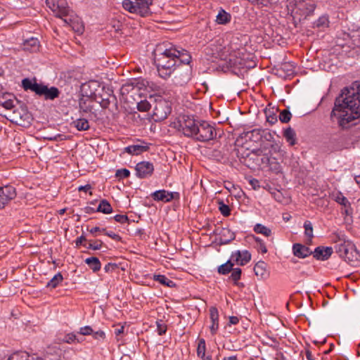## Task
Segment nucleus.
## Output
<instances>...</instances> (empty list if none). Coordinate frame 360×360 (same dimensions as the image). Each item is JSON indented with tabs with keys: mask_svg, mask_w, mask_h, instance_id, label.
<instances>
[{
	"mask_svg": "<svg viewBox=\"0 0 360 360\" xmlns=\"http://www.w3.org/2000/svg\"><path fill=\"white\" fill-rule=\"evenodd\" d=\"M85 262L94 272L101 269V264L97 257H91L86 258Z\"/></svg>",
	"mask_w": 360,
	"mask_h": 360,
	"instance_id": "cd10ccee",
	"label": "nucleus"
},
{
	"mask_svg": "<svg viewBox=\"0 0 360 360\" xmlns=\"http://www.w3.org/2000/svg\"><path fill=\"white\" fill-rule=\"evenodd\" d=\"M104 233L115 240H120L121 237L112 231H104Z\"/></svg>",
	"mask_w": 360,
	"mask_h": 360,
	"instance_id": "864d4df0",
	"label": "nucleus"
},
{
	"mask_svg": "<svg viewBox=\"0 0 360 360\" xmlns=\"http://www.w3.org/2000/svg\"><path fill=\"white\" fill-rule=\"evenodd\" d=\"M86 242V238L84 236H81L80 237L76 239L75 244L77 246L84 245L85 243H87Z\"/></svg>",
	"mask_w": 360,
	"mask_h": 360,
	"instance_id": "13d9d810",
	"label": "nucleus"
},
{
	"mask_svg": "<svg viewBox=\"0 0 360 360\" xmlns=\"http://www.w3.org/2000/svg\"><path fill=\"white\" fill-rule=\"evenodd\" d=\"M72 124L78 131H86L89 129V122L87 120L84 118H79L75 120L72 122Z\"/></svg>",
	"mask_w": 360,
	"mask_h": 360,
	"instance_id": "c85d7f7f",
	"label": "nucleus"
},
{
	"mask_svg": "<svg viewBox=\"0 0 360 360\" xmlns=\"http://www.w3.org/2000/svg\"><path fill=\"white\" fill-rule=\"evenodd\" d=\"M257 154L258 155H266V153H265V150L262 148H259L257 150Z\"/></svg>",
	"mask_w": 360,
	"mask_h": 360,
	"instance_id": "338daca9",
	"label": "nucleus"
},
{
	"mask_svg": "<svg viewBox=\"0 0 360 360\" xmlns=\"http://www.w3.org/2000/svg\"><path fill=\"white\" fill-rule=\"evenodd\" d=\"M46 5L56 17L63 20L64 23L77 32L82 31L83 27L79 25V19L74 17L73 12L70 10L66 0H46Z\"/></svg>",
	"mask_w": 360,
	"mask_h": 360,
	"instance_id": "20e7f679",
	"label": "nucleus"
},
{
	"mask_svg": "<svg viewBox=\"0 0 360 360\" xmlns=\"http://www.w3.org/2000/svg\"><path fill=\"white\" fill-rule=\"evenodd\" d=\"M154 280L165 286L173 287L175 285L174 283L172 280L169 279L164 275H155Z\"/></svg>",
	"mask_w": 360,
	"mask_h": 360,
	"instance_id": "f704fd0d",
	"label": "nucleus"
},
{
	"mask_svg": "<svg viewBox=\"0 0 360 360\" xmlns=\"http://www.w3.org/2000/svg\"><path fill=\"white\" fill-rule=\"evenodd\" d=\"M36 83H37L36 81H32L31 79H27V78H25V79H22V87L25 90L30 89L32 91H33V90H34L33 86L35 85Z\"/></svg>",
	"mask_w": 360,
	"mask_h": 360,
	"instance_id": "79ce46f5",
	"label": "nucleus"
},
{
	"mask_svg": "<svg viewBox=\"0 0 360 360\" xmlns=\"http://www.w3.org/2000/svg\"><path fill=\"white\" fill-rule=\"evenodd\" d=\"M234 265V262L231 259V257L225 264H221L218 268V272L221 274H226L229 273Z\"/></svg>",
	"mask_w": 360,
	"mask_h": 360,
	"instance_id": "2f4dec72",
	"label": "nucleus"
},
{
	"mask_svg": "<svg viewBox=\"0 0 360 360\" xmlns=\"http://www.w3.org/2000/svg\"><path fill=\"white\" fill-rule=\"evenodd\" d=\"M135 170L136 174L139 178L144 179L152 175L154 167L151 162L143 161L136 165Z\"/></svg>",
	"mask_w": 360,
	"mask_h": 360,
	"instance_id": "4468645a",
	"label": "nucleus"
},
{
	"mask_svg": "<svg viewBox=\"0 0 360 360\" xmlns=\"http://www.w3.org/2000/svg\"><path fill=\"white\" fill-rule=\"evenodd\" d=\"M97 212L104 214H110L112 212V207L108 201L102 200L97 207Z\"/></svg>",
	"mask_w": 360,
	"mask_h": 360,
	"instance_id": "c756f323",
	"label": "nucleus"
},
{
	"mask_svg": "<svg viewBox=\"0 0 360 360\" xmlns=\"http://www.w3.org/2000/svg\"><path fill=\"white\" fill-rule=\"evenodd\" d=\"M157 331L158 335H162L167 331V326L163 323L162 321L160 320L156 322Z\"/></svg>",
	"mask_w": 360,
	"mask_h": 360,
	"instance_id": "09e8293b",
	"label": "nucleus"
},
{
	"mask_svg": "<svg viewBox=\"0 0 360 360\" xmlns=\"http://www.w3.org/2000/svg\"><path fill=\"white\" fill-rule=\"evenodd\" d=\"M27 357V354L25 353H15L11 355L8 360H18L20 358Z\"/></svg>",
	"mask_w": 360,
	"mask_h": 360,
	"instance_id": "5fc2aeb1",
	"label": "nucleus"
},
{
	"mask_svg": "<svg viewBox=\"0 0 360 360\" xmlns=\"http://www.w3.org/2000/svg\"><path fill=\"white\" fill-rule=\"evenodd\" d=\"M16 197L15 188L10 185L0 186V210Z\"/></svg>",
	"mask_w": 360,
	"mask_h": 360,
	"instance_id": "ddd939ff",
	"label": "nucleus"
},
{
	"mask_svg": "<svg viewBox=\"0 0 360 360\" xmlns=\"http://www.w3.org/2000/svg\"><path fill=\"white\" fill-rule=\"evenodd\" d=\"M257 4H260L262 6H273L278 4L279 0H256Z\"/></svg>",
	"mask_w": 360,
	"mask_h": 360,
	"instance_id": "37998d69",
	"label": "nucleus"
},
{
	"mask_svg": "<svg viewBox=\"0 0 360 360\" xmlns=\"http://www.w3.org/2000/svg\"><path fill=\"white\" fill-rule=\"evenodd\" d=\"M328 27H329V20H328V15H321L316 20V27L319 28L321 30L324 31Z\"/></svg>",
	"mask_w": 360,
	"mask_h": 360,
	"instance_id": "72a5a7b5",
	"label": "nucleus"
},
{
	"mask_svg": "<svg viewBox=\"0 0 360 360\" xmlns=\"http://www.w3.org/2000/svg\"><path fill=\"white\" fill-rule=\"evenodd\" d=\"M0 105L7 110L8 112H12L11 110H13V108H14V105H13V101L10 98H7L5 101H0Z\"/></svg>",
	"mask_w": 360,
	"mask_h": 360,
	"instance_id": "ea45409f",
	"label": "nucleus"
},
{
	"mask_svg": "<svg viewBox=\"0 0 360 360\" xmlns=\"http://www.w3.org/2000/svg\"><path fill=\"white\" fill-rule=\"evenodd\" d=\"M213 54L216 55V58L229 61L231 65H236L240 63L239 62V51L230 46L219 47V49L217 50V53Z\"/></svg>",
	"mask_w": 360,
	"mask_h": 360,
	"instance_id": "1a4fd4ad",
	"label": "nucleus"
},
{
	"mask_svg": "<svg viewBox=\"0 0 360 360\" xmlns=\"http://www.w3.org/2000/svg\"><path fill=\"white\" fill-rule=\"evenodd\" d=\"M304 243L306 245H311L313 242V225L309 221H306L304 224Z\"/></svg>",
	"mask_w": 360,
	"mask_h": 360,
	"instance_id": "aec40b11",
	"label": "nucleus"
},
{
	"mask_svg": "<svg viewBox=\"0 0 360 360\" xmlns=\"http://www.w3.org/2000/svg\"><path fill=\"white\" fill-rule=\"evenodd\" d=\"M219 210L224 216L228 217L230 215L231 210L229 207L222 201L219 202Z\"/></svg>",
	"mask_w": 360,
	"mask_h": 360,
	"instance_id": "c03bdc74",
	"label": "nucleus"
},
{
	"mask_svg": "<svg viewBox=\"0 0 360 360\" xmlns=\"http://www.w3.org/2000/svg\"><path fill=\"white\" fill-rule=\"evenodd\" d=\"M254 271L257 277L262 279L266 278L267 277L266 264L262 261L258 262L254 267Z\"/></svg>",
	"mask_w": 360,
	"mask_h": 360,
	"instance_id": "4be33fe9",
	"label": "nucleus"
},
{
	"mask_svg": "<svg viewBox=\"0 0 360 360\" xmlns=\"http://www.w3.org/2000/svg\"><path fill=\"white\" fill-rule=\"evenodd\" d=\"M103 245V242L100 240H89L87 243H85L84 246L90 250H101Z\"/></svg>",
	"mask_w": 360,
	"mask_h": 360,
	"instance_id": "c9c22d12",
	"label": "nucleus"
},
{
	"mask_svg": "<svg viewBox=\"0 0 360 360\" xmlns=\"http://www.w3.org/2000/svg\"><path fill=\"white\" fill-rule=\"evenodd\" d=\"M176 193L169 192L165 190L156 191L151 194L152 198L155 201H162L164 202H170L174 198Z\"/></svg>",
	"mask_w": 360,
	"mask_h": 360,
	"instance_id": "dca6fc26",
	"label": "nucleus"
},
{
	"mask_svg": "<svg viewBox=\"0 0 360 360\" xmlns=\"http://www.w3.org/2000/svg\"><path fill=\"white\" fill-rule=\"evenodd\" d=\"M63 342H66V343H68V344H72V343H74L75 342H80L81 340L77 338V335L74 333H68L65 335L64 337V339H63Z\"/></svg>",
	"mask_w": 360,
	"mask_h": 360,
	"instance_id": "4c0bfd02",
	"label": "nucleus"
},
{
	"mask_svg": "<svg viewBox=\"0 0 360 360\" xmlns=\"http://www.w3.org/2000/svg\"><path fill=\"white\" fill-rule=\"evenodd\" d=\"M150 103L146 100L141 101L137 103V109L141 112H147L150 110Z\"/></svg>",
	"mask_w": 360,
	"mask_h": 360,
	"instance_id": "a19ab883",
	"label": "nucleus"
},
{
	"mask_svg": "<svg viewBox=\"0 0 360 360\" xmlns=\"http://www.w3.org/2000/svg\"><path fill=\"white\" fill-rule=\"evenodd\" d=\"M238 321H239V319L236 316H230V318H229V322L231 324H234V325L237 324L238 323Z\"/></svg>",
	"mask_w": 360,
	"mask_h": 360,
	"instance_id": "0e129e2a",
	"label": "nucleus"
},
{
	"mask_svg": "<svg viewBox=\"0 0 360 360\" xmlns=\"http://www.w3.org/2000/svg\"><path fill=\"white\" fill-rule=\"evenodd\" d=\"M172 72L174 74L173 82L176 86H184L191 79V68L188 65H183L178 68H175V67H174Z\"/></svg>",
	"mask_w": 360,
	"mask_h": 360,
	"instance_id": "9b49d317",
	"label": "nucleus"
},
{
	"mask_svg": "<svg viewBox=\"0 0 360 360\" xmlns=\"http://www.w3.org/2000/svg\"><path fill=\"white\" fill-rule=\"evenodd\" d=\"M148 146L142 145H131L124 148V151L130 155H138L147 151Z\"/></svg>",
	"mask_w": 360,
	"mask_h": 360,
	"instance_id": "412c9836",
	"label": "nucleus"
},
{
	"mask_svg": "<svg viewBox=\"0 0 360 360\" xmlns=\"http://www.w3.org/2000/svg\"><path fill=\"white\" fill-rule=\"evenodd\" d=\"M199 122H197L193 118L188 115H181L178 118V121L175 123V127L179 131L188 137H193L195 134L196 128Z\"/></svg>",
	"mask_w": 360,
	"mask_h": 360,
	"instance_id": "0eeeda50",
	"label": "nucleus"
},
{
	"mask_svg": "<svg viewBox=\"0 0 360 360\" xmlns=\"http://www.w3.org/2000/svg\"><path fill=\"white\" fill-rule=\"evenodd\" d=\"M333 240L337 243L335 250L339 256L351 265H357L360 255L354 244L347 239L345 235L342 231L334 233Z\"/></svg>",
	"mask_w": 360,
	"mask_h": 360,
	"instance_id": "7ed1b4c3",
	"label": "nucleus"
},
{
	"mask_svg": "<svg viewBox=\"0 0 360 360\" xmlns=\"http://www.w3.org/2000/svg\"><path fill=\"white\" fill-rule=\"evenodd\" d=\"M171 105L165 100L156 101L153 109V119L155 122H161L165 120L171 112Z\"/></svg>",
	"mask_w": 360,
	"mask_h": 360,
	"instance_id": "f8f14e48",
	"label": "nucleus"
},
{
	"mask_svg": "<svg viewBox=\"0 0 360 360\" xmlns=\"http://www.w3.org/2000/svg\"><path fill=\"white\" fill-rule=\"evenodd\" d=\"M257 248L258 251L262 252V254H264V253H266L267 252L266 247V245H265L264 242L260 243L259 244H258Z\"/></svg>",
	"mask_w": 360,
	"mask_h": 360,
	"instance_id": "052dcab7",
	"label": "nucleus"
},
{
	"mask_svg": "<svg viewBox=\"0 0 360 360\" xmlns=\"http://www.w3.org/2000/svg\"><path fill=\"white\" fill-rule=\"evenodd\" d=\"M232 272L231 274V278L235 281L237 282L240 278L241 276V269L240 268H235L232 269Z\"/></svg>",
	"mask_w": 360,
	"mask_h": 360,
	"instance_id": "8fccbe9b",
	"label": "nucleus"
},
{
	"mask_svg": "<svg viewBox=\"0 0 360 360\" xmlns=\"http://www.w3.org/2000/svg\"><path fill=\"white\" fill-rule=\"evenodd\" d=\"M305 353H306V357L307 358V359H309V360H314L313 359V354H312L311 352H310L308 349H306Z\"/></svg>",
	"mask_w": 360,
	"mask_h": 360,
	"instance_id": "69168bd1",
	"label": "nucleus"
},
{
	"mask_svg": "<svg viewBox=\"0 0 360 360\" xmlns=\"http://www.w3.org/2000/svg\"><path fill=\"white\" fill-rule=\"evenodd\" d=\"M292 115L290 112L285 109L282 110L279 114V120L283 123H288L291 119Z\"/></svg>",
	"mask_w": 360,
	"mask_h": 360,
	"instance_id": "58836bf2",
	"label": "nucleus"
},
{
	"mask_svg": "<svg viewBox=\"0 0 360 360\" xmlns=\"http://www.w3.org/2000/svg\"><path fill=\"white\" fill-rule=\"evenodd\" d=\"M130 175V172L127 169H117L115 173V176L119 179L127 178Z\"/></svg>",
	"mask_w": 360,
	"mask_h": 360,
	"instance_id": "a18cd8bd",
	"label": "nucleus"
},
{
	"mask_svg": "<svg viewBox=\"0 0 360 360\" xmlns=\"http://www.w3.org/2000/svg\"><path fill=\"white\" fill-rule=\"evenodd\" d=\"M230 20L231 15L224 10L221 9L216 17V22L219 25H225L229 22Z\"/></svg>",
	"mask_w": 360,
	"mask_h": 360,
	"instance_id": "393cba45",
	"label": "nucleus"
},
{
	"mask_svg": "<svg viewBox=\"0 0 360 360\" xmlns=\"http://www.w3.org/2000/svg\"><path fill=\"white\" fill-rule=\"evenodd\" d=\"M301 243H295L292 246V252L295 256L299 258H305L313 253V250Z\"/></svg>",
	"mask_w": 360,
	"mask_h": 360,
	"instance_id": "f3484780",
	"label": "nucleus"
},
{
	"mask_svg": "<svg viewBox=\"0 0 360 360\" xmlns=\"http://www.w3.org/2000/svg\"><path fill=\"white\" fill-rule=\"evenodd\" d=\"M249 184L251 185L254 190H257L260 188L259 181L256 179H252L249 181Z\"/></svg>",
	"mask_w": 360,
	"mask_h": 360,
	"instance_id": "4d7b16f0",
	"label": "nucleus"
},
{
	"mask_svg": "<svg viewBox=\"0 0 360 360\" xmlns=\"http://www.w3.org/2000/svg\"><path fill=\"white\" fill-rule=\"evenodd\" d=\"M46 86L44 84L36 83L35 85L33 86V91L39 96H43V94H44Z\"/></svg>",
	"mask_w": 360,
	"mask_h": 360,
	"instance_id": "3c124183",
	"label": "nucleus"
},
{
	"mask_svg": "<svg viewBox=\"0 0 360 360\" xmlns=\"http://www.w3.org/2000/svg\"><path fill=\"white\" fill-rule=\"evenodd\" d=\"M6 119L18 125H25L30 123L31 115L25 109H15L3 115Z\"/></svg>",
	"mask_w": 360,
	"mask_h": 360,
	"instance_id": "6e6552de",
	"label": "nucleus"
},
{
	"mask_svg": "<svg viewBox=\"0 0 360 360\" xmlns=\"http://www.w3.org/2000/svg\"><path fill=\"white\" fill-rule=\"evenodd\" d=\"M153 4V0H124L122 6L124 10L131 13L137 14L141 17L148 16L152 13L150 6Z\"/></svg>",
	"mask_w": 360,
	"mask_h": 360,
	"instance_id": "39448f33",
	"label": "nucleus"
},
{
	"mask_svg": "<svg viewBox=\"0 0 360 360\" xmlns=\"http://www.w3.org/2000/svg\"><path fill=\"white\" fill-rule=\"evenodd\" d=\"M283 136L286 139L287 142L289 143L290 146H293L296 143V134L295 131L291 127H288L285 129L283 132Z\"/></svg>",
	"mask_w": 360,
	"mask_h": 360,
	"instance_id": "a878e982",
	"label": "nucleus"
},
{
	"mask_svg": "<svg viewBox=\"0 0 360 360\" xmlns=\"http://www.w3.org/2000/svg\"><path fill=\"white\" fill-rule=\"evenodd\" d=\"M91 188V186H90V185L86 184V185H85V186H79L78 189H79V191H85V192H87V191H90Z\"/></svg>",
	"mask_w": 360,
	"mask_h": 360,
	"instance_id": "e2e57ef3",
	"label": "nucleus"
},
{
	"mask_svg": "<svg viewBox=\"0 0 360 360\" xmlns=\"http://www.w3.org/2000/svg\"><path fill=\"white\" fill-rule=\"evenodd\" d=\"M124 327L123 326H120L115 329V334L118 336L124 333Z\"/></svg>",
	"mask_w": 360,
	"mask_h": 360,
	"instance_id": "680f3d73",
	"label": "nucleus"
},
{
	"mask_svg": "<svg viewBox=\"0 0 360 360\" xmlns=\"http://www.w3.org/2000/svg\"><path fill=\"white\" fill-rule=\"evenodd\" d=\"M231 259L237 264L244 266L251 259V254L248 250H237L232 252Z\"/></svg>",
	"mask_w": 360,
	"mask_h": 360,
	"instance_id": "2eb2a0df",
	"label": "nucleus"
},
{
	"mask_svg": "<svg viewBox=\"0 0 360 360\" xmlns=\"http://www.w3.org/2000/svg\"><path fill=\"white\" fill-rule=\"evenodd\" d=\"M224 360H238L236 356H232L227 358H224Z\"/></svg>",
	"mask_w": 360,
	"mask_h": 360,
	"instance_id": "774afa93",
	"label": "nucleus"
},
{
	"mask_svg": "<svg viewBox=\"0 0 360 360\" xmlns=\"http://www.w3.org/2000/svg\"><path fill=\"white\" fill-rule=\"evenodd\" d=\"M59 95V91L56 87H51L48 88V86H46V89L44 90V94L43 96L45 97L46 99H51L53 100L56 98H57Z\"/></svg>",
	"mask_w": 360,
	"mask_h": 360,
	"instance_id": "7c9ffc66",
	"label": "nucleus"
},
{
	"mask_svg": "<svg viewBox=\"0 0 360 360\" xmlns=\"http://www.w3.org/2000/svg\"><path fill=\"white\" fill-rule=\"evenodd\" d=\"M342 128L360 117V82H354L350 87H345L336 98L331 112Z\"/></svg>",
	"mask_w": 360,
	"mask_h": 360,
	"instance_id": "f257e3e1",
	"label": "nucleus"
},
{
	"mask_svg": "<svg viewBox=\"0 0 360 360\" xmlns=\"http://www.w3.org/2000/svg\"><path fill=\"white\" fill-rule=\"evenodd\" d=\"M89 231L90 232V233H91L92 235L96 236H97V232H103L105 231V229H101L100 227H98V226H95V227H93L91 228V229L89 230Z\"/></svg>",
	"mask_w": 360,
	"mask_h": 360,
	"instance_id": "bf43d9fd",
	"label": "nucleus"
},
{
	"mask_svg": "<svg viewBox=\"0 0 360 360\" xmlns=\"http://www.w3.org/2000/svg\"><path fill=\"white\" fill-rule=\"evenodd\" d=\"M80 108L85 112H91L93 110V106L90 104L86 105V102L80 103Z\"/></svg>",
	"mask_w": 360,
	"mask_h": 360,
	"instance_id": "6e6d98bb",
	"label": "nucleus"
},
{
	"mask_svg": "<svg viewBox=\"0 0 360 360\" xmlns=\"http://www.w3.org/2000/svg\"><path fill=\"white\" fill-rule=\"evenodd\" d=\"M39 42L37 38L32 37L24 42L23 49L26 51L35 52L39 50Z\"/></svg>",
	"mask_w": 360,
	"mask_h": 360,
	"instance_id": "5701e85b",
	"label": "nucleus"
},
{
	"mask_svg": "<svg viewBox=\"0 0 360 360\" xmlns=\"http://www.w3.org/2000/svg\"><path fill=\"white\" fill-rule=\"evenodd\" d=\"M63 280V277L60 273L56 274L48 283L46 287L50 288H56L59 283Z\"/></svg>",
	"mask_w": 360,
	"mask_h": 360,
	"instance_id": "473e14b6",
	"label": "nucleus"
},
{
	"mask_svg": "<svg viewBox=\"0 0 360 360\" xmlns=\"http://www.w3.org/2000/svg\"><path fill=\"white\" fill-rule=\"evenodd\" d=\"M114 219L116 221L124 224L128 221V217L125 214H117L114 217Z\"/></svg>",
	"mask_w": 360,
	"mask_h": 360,
	"instance_id": "603ef678",
	"label": "nucleus"
},
{
	"mask_svg": "<svg viewBox=\"0 0 360 360\" xmlns=\"http://www.w3.org/2000/svg\"><path fill=\"white\" fill-rule=\"evenodd\" d=\"M215 136L214 127L207 122H199L193 137L200 141H207L212 139Z\"/></svg>",
	"mask_w": 360,
	"mask_h": 360,
	"instance_id": "9d476101",
	"label": "nucleus"
},
{
	"mask_svg": "<svg viewBox=\"0 0 360 360\" xmlns=\"http://www.w3.org/2000/svg\"><path fill=\"white\" fill-rule=\"evenodd\" d=\"M331 198L340 205V213L346 224H351L353 219V208L349 200L340 191H333L331 193Z\"/></svg>",
	"mask_w": 360,
	"mask_h": 360,
	"instance_id": "423d86ee",
	"label": "nucleus"
},
{
	"mask_svg": "<svg viewBox=\"0 0 360 360\" xmlns=\"http://www.w3.org/2000/svg\"><path fill=\"white\" fill-rule=\"evenodd\" d=\"M92 337L94 340L102 341L104 340L105 338V333L104 331L99 330L97 331L93 330Z\"/></svg>",
	"mask_w": 360,
	"mask_h": 360,
	"instance_id": "de8ad7c7",
	"label": "nucleus"
},
{
	"mask_svg": "<svg viewBox=\"0 0 360 360\" xmlns=\"http://www.w3.org/2000/svg\"><path fill=\"white\" fill-rule=\"evenodd\" d=\"M93 328L89 326L81 327L78 331V334L82 335H91L93 333Z\"/></svg>",
	"mask_w": 360,
	"mask_h": 360,
	"instance_id": "49530a36",
	"label": "nucleus"
},
{
	"mask_svg": "<svg viewBox=\"0 0 360 360\" xmlns=\"http://www.w3.org/2000/svg\"><path fill=\"white\" fill-rule=\"evenodd\" d=\"M333 252L331 247L319 246L316 247V260H326Z\"/></svg>",
	"mask_w": 360,
	"mask_h": 360,
	"instance_id": "6ab92c4d",
	"label": "nucleus"
},
{
	"mask_svg": "<svg viewBox=\"0 0 360 360\" xmlns=\"http://www.w3.org/2000/svg\"><path fill=\"white\" fill-rule=\"evenodd\" d=\"M210 319L212 322V324L210 326V332L212 335H215L219 328V312L216 307H210Z\"/></svg>",
	"mask_w": 360,
	"mask_h": 360,
	"instance_id": "a211bd4d",
	"label": "nucleus"
},
{
	"mask_svg": "<svg viewBox=\"0 0 360 360\" xmlns=\"http://www.w3.org/2000/svg\"><path fill=\"white\" fill-rule=\"evenodd\" d=\"M206 351V345L204 339H200L198 341V348H197V355L198 357L201 358L205 356Z\"/></svg>",
	"mask_w": 360,
	"mask_h": 360,
	"instance_id": "e433bc0d",
	"label": "nucleus"
},
{
	"mask_svg": "<svg viewBox=\"0 0 360 360\" xmlns=\"http://www.w3.org/2000/svg\"><path fill=\"white\" fill-rule=\"evenodd\" d=\"M253 230L255 233L262 234L266 237H269L272 234L271 230L262 224H256L253 228Z\"/></svg>",
	"mask_w": 360,
	"mask_h": 360,
	"instance_id": "bb28decb",
	"label": "nucleus"
},
{
	"mask_svg": "<svg viewBox=\"0 0 360 360\" xmlns=\"http://www.w3.org/2000/svg\"><path fill=\"white\" fill-rule=\"evenodd\" d=\"M220 236V240L222 244H227L235 238V233L229 229H223L221 231Z\"/></svg>",
	"mask_w": 360,
	"mask_h": 360,
	"instance_id": "b1692460",
	"label": "nucleus"
},
{
	"mask_svg": "<svg viewBox=\"0 0 360 360\" xmlns=\"http://www.w3.org/2000/svg\"><path fill=\"white\" fill-rule=\"evenodd\" d=\"M191 60V56L186 50H178L171 46L156 55L155 63L160 77L167 79L174 70L178 62L187 65Z\"/></svg>",
	"mask_w": 360,
	"mask_h": 360,
	"instance_id": "f03ea898",
	"label": "nucleus"
}]
</instances>
